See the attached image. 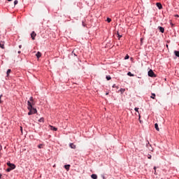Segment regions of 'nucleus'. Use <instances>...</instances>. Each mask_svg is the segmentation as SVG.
<instances>
[{
	"instance_id": "obj_37",
	"label": "nucleus",
	"mask_w": 179,
	"mask_h": 179,
	"mask_svg": "<svg viewBox=\"0 0 179 179\" xmlns=\"http://www.w3.org/2000/svg\"><path fill=\"white\" fill-rule=\"evenodd\" d=\"M139 118H141V115H139Z\"/></svg>"
},
{
	"instance_id": "obj_29",
	"label": "nucleus",
	"mask_w": 179,
	"mask_h": 179,
	"mask_svg": "<svg viewBox=\"0 0 179 179\" xmlns=\"http://www.w3.org/2000/svg\"><path fill=\"white\" fill-rule=\"evenodd\" d=\"M155 174H156V166L154 167Z\"/></svg>"
},
{
	"instance_id": "obj_19",
	"label": "nucleus",
	"mask_w": 179,
	"mask_h": 179,
	"mask_svg": "<svg viewBox=\"0 0 179 179\" xmlns=\"http://www.w3.org/2000/svg\"><path fill=\"white\" fill-rule=\"evenodd\" d=\"M128 76H134V74H132V73H131L130 71L127 73Z\"/></svg>"
},
{
	"instance_id": "obj_20",
	"label": "nucleus",
	"mask_w": 179,
	"mask_h": 179,
	"mask_svg": "<svg viewBox=\"0 0 179 179\" xmlns=\"http://www.w3.org/2000/svg\"><path fill=\"white\" fill-rule=\"evenodd\" d=\"M120 92L122 94V93H124V92H125V89L121 88V89L120 90Z\"/></svg>"
},
{
	"instance_id": "obj_12",
	"label": "nucleus",
	"mask_w": 179,
	"mask_h": 179,
	"mask_svg": "<svg viewBox=\"0 0 179 179\" xmlns=\"http://www.w3.org/2000/svg\"><path fill=\"white\" fill-rule=\"evenodd\" d=\"M91 178H92V179H97V175H96V174H92V175L91 176Z\"/></svg>"
},
{
	"instance_id": "obj_13",
	"label": "nucleus",
	"mask_w": 179,
	"mask_h": 179,
	"mask_svg": "<svg viewBox=\"0 0 179 179\" xmlns=\"http://www.w3.org/2000/svg\"><path fill=\"white\" fill-rule=\"evenodd\" d=\"M151 94L152 96H150V98L155 100V99H156V94L152 93Z\"/></svg>"
},
{
	"instance_id": "obj_33",
	"label": "nucleus",
	"mask_w": 179,
	"mask_h": 179,
	"mask_svg": "<svg viewBox=\"0 0 179 179\" xmlns=\"http://www.w3.org/2000/svg\"><path fill=\"white\" fill-rule=\"evenodd\" d=\"M20 52H21L20 51H18V54H20Z\"/></svg>"
},
{
	"instance_id": "obj_35",
	"label": "nucleus",
	"mask_w": 179,
	"mask_h": 179,
	"mask_svg": "<svg viewBox=\"0 0 179 179\" xmlns=\"http://www.w3.org/2000/svg\"><path fill=\"white\" fill-rule=\"evenodd\" d=\"M8 2H10V1H12V0H8Z\"/></svg>"
},
{
	"instance_id": "obj_38",
	"label": "nucleus",
	"mask_w": 179,
	"mask_h": 179,
	"mask_svg": "<svg viewBox=\"0 0 179 179\" xmlns=\"http://www.w3.org/2000/svg\"><path fill=\"white\" fill-rule=\"evenodd\" d=\"M166 47H169V45H166Z\"/></svg>"
},
{
	"instance_id": "obj_25",
	"label": "nucleus",
	"mask_w": 179,
	"mask_h": 179,
	"mask_svg": "<svg viewBox=\"0 0 179 179\" xmlns=\"http://www.w3.org/2000/svg\"><path fill=\"white\" fill-rule=\"evenodd\" d=\"M129 59V56L128 55H126L125 57H124V59Z\"/></svg>"
},
{
	"instance_id": "obj_14",
	"label": "nucleus",
	"mask_w": 179,
	"mask_h": 179,
	"mask_svg": "<svg viewBox=\"0 0 179 179\" xmlns=\"http://www.w3.org/2000/svg\"><path fill=\"white\" fill-rule=\"evenodd\" d=\"M50 129L52 131H57V129L56 127H55L54 126H50Z\"/></svg>"
},
{
	"instance_id": "obj_17",
	"label": "nucleus",
	"mask_w": 179,
	"mask_h": 179,
	"mask_svg": "<svg viewBox=\"0 0 179 179\" xmlns=\"http://www.w3.org/2000/svg\"><path fill=\"white\" fill-rule=\"evenodd\" d=\"M38 122H44V118L41 117L38 120Z\"/></svg>"
},
{
	"instance_id": "obj_21",
	"label": "nucleus",
	"mask_w": 179,
	"mask_h": 179,
	"mask_svg": "<svg viewBox=\"0 0 179 179\" xmlns=\"http://www.w3.org/2000/svg\"><path fill=\"white\" fill-rule=\"evenodd\" d=\"M106 79H107V80H111V76H106Z\"/></svg>"
},
{
	"instance_id": "obj_4",
	"label": "nucleus",
	"mask_w": 179,
	"mask_h": 179,
	"mask_svg": "<svg viewBox=\"0 0 179 179\" xmlns=\"http://www.w3.org/2000/svg\"><path fill=\"white\" fill-rule=\"evenodd\" d=\"M36 36H37V34H36L35 31H32L31 34V37L32 40H36Z\"/></svg>"
},
{
	"instance_id": "obj_3",
	"label": "nucleus",
	"mask_w": 179,
	"mask_h": 179,
	"mask_svg": "<svg viewBox=\"0 0 179 179\" xmlns=\"http://www.w3.org/2000/svg\"><path fill=\"white\" fill-rule=\"evenodd\" d=\"M148 76L150 78H156V74H155V72H153V70H150L148 71Z\"/></svg>"
},
{
	"instance_id": "obj_27",
	"label": "nucleus",
	"mask_w": 179,
	"mask_h": 179,
	"mask_svg": "<svg viewBox=\"0 0 179 179\" xmlns=\"http://www.w3.org/2000/svg\"><path fill=\"white\" fill-rule=\"evenodd\" d=\"M117 37H118L119 38H121V37H122V36H121V35H120L119 34H117Z\"/></svg>"
},
{
	"instance_id": "obj_9",
	"label": "nucleus",
	"mask_w": 179,
	"mask_h": 179,
	"mask_svg": "<svg viewBox=\"0 0 179 179\" xmlns=\"http://www.w3.org/2000/svg\"><path fill=\"white\" fill-rule=\"evenodd\" d=\"M155 128L157 131H160V129H159V124H157V123L155 124Z\"/></svg>"
},
{
	"instance_id": "obj_34",
	"label": "nucleus",
	"mask_w": 179,
	"mask_h": 179,
	"mask_svg": "<svg viewBox=\"0 0 179 179\" xmlns=\"http://www.w3.org/2000/svg\"><path fill=\"white\" fill-rule=\"evenodd\" d=\"M1 177H2V175H1V174H0V178H1Z\"/></svg>"
},
{
	"instance_id": "obj_7",
	"label": "nucleus",
	"mask_w": 179,
	"mask_h": 179,
	"mask_svg": "<svg viewBox=\"0 0 179 179\" xmlns=\"http://www.w3.org/2000/svg\"><path fill=\"white\" fill-rule=\"evenodd\" d=\"M157 6L159 9H163V6L160 3H157Z\"/></svg>"
},
{
	"instance_id": "obj_24",
	"label": "nucleus",
	"mask_w": 179,
	"mask_h": 179,
	"mask_svg": "<svg viewBox=\"0 0 179 179\" xmlns=\"http://www.w3.org/2000/svg\"><path fill=\"white\" fill-rule=\"evenodd\" d=\"M106 20H107L108 23H110V22H111V19H110V18H108V17L107 18Z\"/></svg>"
},
{
	"instance_id": "obj_26",
	"label": "nucleus",
	"mask_w": 179,
	"mask_h": 179,
	"mask_svg": "<svg viewBox=\"0 0 179 179\" xmlns=\"http://www.w3.org/2000/svg\"><path fill=\"white\" fill-rule=\"evenodd\" d=\"M17 3H18L17 0H15V1H14V5H17Z\"/></svg>"
},
{
	"instance_id": "obj_10",
	"label": "nucleus",
	"mask_w": 179,
	"mask_h": 179,
	"mask_svg": "<svg viewBox=\"0 0 179 179\" xmlns=\"http://www.w3.org/2000/svg\"><path fill=\"white\" fill-rule=\"evenodd\" d=\"M36 56L37 58H40V57H41V52H38L36 53Z\"/></svg>"
},
{
	"instance_id": "obj_32",
	"label": "nucleus",
	"mask_w": 179,
	"mask_h": 179,
	"mask_svg": "<svg viewBox=\"0 0 179 179\" xmlns=\"http://www.w3.org/2000/svg\"><path fill=\"white\" fill-rule=\"evenodd\" d=\"M113 87H115V85H113Z\"/></svg>"
},
{
	"instance_id": "obj_5",
	"label": "nucleus",
	"mask_w": 179,
	"mask_h": 179,
	"mask_svg": "<svg viewBox=\"0 0 179 179\" xmlns=\"http://www.w3.org/2000/svg\"><path fill=\"white\" fill-rule=\"evenodd\" d=\"M0 48H2L3 50L5 49V42L3 41L0 42Z\"/></svg>"
},
{
	"instance_id": "obj_15",
	"label": "nucleus",
	"mask_w": 179,
	"mask_h": 179,
	"mask_svg": "<svg viewBox=\"0 0 179 179\" xmlns=\"http://www.w3.org/2000/svg\"><path fill=\"white\" fill-rule=\"evenodd\" d=\"M174 54H175L176 57H179V51L175 50L174 51Z\"/></svg>"
},
{
	"instance_id": "obj_28",
	"label": "nucleus",
	"mask_w": 179,
	"mask_h": 179,
	"mask_svg": "<svg viewBox=\"0 0 179 179\" xmlns=\"http://www.w3.org/2000/svg\"><path fill=\"white\" fill-rule=\"evenodd\" d=\"M1 99H2V94L0 95V103H2V101L1 100Z\"/></svg>"
},
{
	"instance_id": "obj_1",
	"label": "nucleus",
	"mask_w": 179,
	"mask_h": 179,
	"mask_svg": "<svg viewBox=\"0 0 179 179\" xmlns=\"http://www.w3.org/2000/svg\"><path fill=\"white\" fill-rule=\"evenodd\" d=\"M28 110L29 112L28 113V115H31L33 114H36L37 113V109L33 108V105L30 101H27Z\"/></svg>"
},
{
	"instance_id": "obj_8",
	"label": "nucleus",
	"mask_w": 179,
	"mask_h": 179,
	"mask_svg": "<svg viewBox=\"0 0 179 179\" xmlns=\"http://www.w3.org/2000/svg\"><path fill=\"white\" fill-rule=\"evenodd\" d=\"M69 146L71 149H76V145L73 143H70Z\"/></svg>"
},
{
	"instance_id": "obj_16",
	"label": "nucleus",
	"mask_w": 179,
	"mask_h": 179,
	"mask_svg": "<svg viewBox=\"0 0 179 179\" xmlns=\"http://www.w3.org/2000/svg\"><path fill=\"white\" fill-rule=\"evenodd\" d=\"M29 101H31V104H32V106H33V104H34V99H33V96H31V97L29 98Z\"/></svg>"
},
{
	"instance_id": "obj_23",
	"label": "nucleus",
	"mask_w": 179,
	"mask_h": 179,
	"mask_svg": "<svg viewBox=\"0 0 179 179\" xmlns=\"http://www.w3.org/2000/svg\"><path fill=\"white\" fill-rule=\"evenodd\" d=\"M134 110L136 113H139V108H135Z\"/></svg>"
},
{
	"instance_id": "obj_22",
	"label": "nucleus",
	"mask_w": 179,
	"mask_h": 179,
	"mask_svg": "<svg viewBox=\"0 0 179 179\" xmlns=\"http://www.w3.org/2000/svg\"><path fill=\"white\" fill-rule=\"evenodd\" d=\"M43 144H41V145H38V148L39 149H43Z\"/></svg>"
},
{
	"instance_id": "obj_2",
	"label": "nucleus",
	"mask_w": 179,
	"mask_h": 179,
	"mask_svg": "<svg viewBox=\"0 0 179 179\" xmlns=\"http://www.w3.org/2000/svg\"><path fill=\"white\" fill-rule=\"evenodd\" d=\"M7 166L9 167L6 169L7 173H9L10 171H12V170H15V169H16V165L11 164L10 162H7Z\"/></svg>"
},
{
	"instance_id": "obj_31",
	"label": "nucleus",
	"mask_w": 179,
	"mask_h": 179,
	"mask_svg": "<svg viewBox=\"0 0 179 179\" xmlns=\"http://www.w3.org/2000/svg\"><path fill=\"white\" fill-rule=\"evenodd\" d=\"M148 159H152V156L148 157Z\"/></svg>"
},
{
	"instance_id": "obj_30",
	"label": "nucleus",
	"mask_w": 179,
	"mask_h": 179,
	"mask_svg": "<svg viewBox=\"0 0 179 179\" xmlns=\"http://www.w3.org/2000/svg\"><path fill=\"white\" fill-rule=\"evenodd\" d=\"M19 48H22V45H19Z\"/></svg>"
},
{
	"instance_id": "obj_6",
	"label": "nucleus",
	"mask_w": 179,
	"mask_h": 179,
	"mask_svg": "<svg viewBox=\"0 0 179 179\" xmlns=\"http://www.w3.org/2000/svg\"><path fill=\"white\" fill-rule=\"evenodd\" d=\"M158 30H159L161 33H164V28L162 27H158Z\"/></svg>"
},
{
	"instance_id": "obj_18",
	"label": "nucleus",
	"mask_w": 179,
	"mask_h": 179,
	"mask_svg": "<svg viewBox=\"0 0 179 179\" xmlns=\"http://www.w3.org/2000/svg\"><path fill=\"white\" fill-rule=\"evenodd\" d=\"M10 72H12V70H10V69H8V71H7V76H9V73H10Z\"/></svg>"
},
{
	"instance_id": "obj_36",
	"label": "nucleus",
	"mask_w": 179,
	"mask_h": 179,
	"mask_svg": "<svg viewBox=\"0 0 179 179\" xmlns=\"http://www.w3.org/2000/svg\"><path fill=\"white\" fill-rule=\"evenodd\" d=\"M177 17H178V15H176Z\"/></svg>"
},
{
	"instance_id": "obj_11",
	"label": "nucleus",
	"mask_w": 179,
	"mask_h": 179,
	"mask_svg": "<svg viewBox=\"0 0 179 179\" xmlns=\"http://www.w3.org/2000/svg\"><path fill=\"white\" fill-rule=\"evenodd\" d=\"M71 167V165H65L64 168L66 169V170H67V171H69V168Z\"/></svg>"
}]
</instances>
